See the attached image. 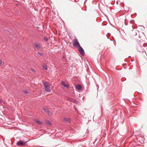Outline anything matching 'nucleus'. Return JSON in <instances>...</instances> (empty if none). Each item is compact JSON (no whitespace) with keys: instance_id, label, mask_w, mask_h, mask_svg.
I'll return each mask as SVG.
<instances>
[{"instance_id":"obj_1","label":"nucleus","mask_w":147,"mask_h":147,"mask_svg":"<svg viewBox=\"0 0 147 147\" xmlns=\"http://www.w3.org/2000/svg\"><path fill=\"white\" fill-rule=\"evenodd\" d=\"M43 83L44 85L45 91L47 92H50V84L48 82H43Z\"/></svg>"},{"instance_id":"obj_2","label":"nucleus","mask_w":147,"mask_h":147,"mask_svg":"<svg viewBox=\"0 0 147 147\" xmlns=\"http://www.w3.org/2000/svg\"><path fill=\"white\" fill-rule=\"evenodd\" d=\"M72 44L74 47L76 48L79 47L80 46L78 40L76 38L74 39Z\"/></svg>"},{"instance_id":"obj_3","label":"nucleus","mask_w":147,"mask_h":147,"mask_svg":"<svg viewBox=\"0 0 147 147\" xmlns=\"http://www.w3.org/2000/svg\"><path fill=\"white\" fill-rule=\"evenodd\" d=\"M26 143V142L22 140H20L17 143V145L19 146H24Z\"/></svg>"},{"instance_id":"obj_4","label":"nucleus","mask_w":147,"mask_h":147,"mask_svg":"<svg viewBox=\"0 0 147 147\" xmlns=\"http://www.w3.org/2000/svg\"><path fill=\"white\" fill-rule=\"evenodd\" d=\"M78 51L83 56L84 55V49H82V47L80 46V47H78Z\"/></svg>"},{"instance_id":"obj_5","label":"nucleus","mask_w":147,"mask_h":147,"mask_svg":"<svg viewBox=\"0 0 147 147\" xmlns=\"http://www.w3.org/2000/svg\"><path fill=\"white\" fill-rule=\"evenodd\" d=\"M34 46L37 49H39L40 48L39 44L38 42H34L33 43Z\"/></svg>"},{"instance_id":"obj_6","label":"nucleus","mask_w":147,"mask_h":147,"mask_svg":"<svg viewBox=\"0 0 147 147\" xmlns=\"http://www.w3.org/2000/svg\"><path fill=\"white\" fill-rule=\"evenodd\" d=\"M43 110L47 113L49 115H51L52 114V113L51 112L49 111L48 109H47L44 108Z\"/></svg>"},{"instance_id":"obj_7","label":"nucleus","mask_w":147,"mask_h":147,"mask_svg":"<svg viewBox=\"0 0 147 147\" xmlns=\"http://www.w3.org/2000/svg\"><path fill=\"white\" fill-rule=\"evenodd\" d=\"M61 85L63 86L66 88H68L69 86L68 84H65L64 82H61Z\"/></svg>"},{"instance_id":"obj_8","label":"nucleus","mask_w":147,"mask_h":147,"mask_svg":"<svg viewBox=\"0 0 147 147\" xmlns=\"http://www.w3.org/2000/svg\"><path fill=\"white\" fill-rule=\"evenodd\" d=\"M35 121L39 125H42V123L39 121L38 119H34Z\"/></svg>"},{"instance_id":"obj_9","label":"nucleus","mask_w":147,"mask_h":147,"mask_svg":"<svg viewBox=\"0 0 147 147\" xmlns=\"http://www.w3.org/2000/svg\"><path fill=\"white\" fill-rule=\"evenodd\" d=\"M76 88L78 90H81L82 89V87L81 86L77 85L76 86Z\"/></svg>"},{"instance_id":"obj_10","label":"nucleus","mask_w":147,"mask_h":147,"mask_svg":"<svg viewBox=\"0 0 147 147\" xmlns=\"http://www.w3.org/2000/svg\"><path fill=\"white\" fill-rule=\"evenodd\" d=\"M63 120L67 122H69L70 121V119L69 118H65L63 119Z\"/></svg>"},{"instance_id":"obj_11","label":"nucleus","mask_w":147,"mask_h":147,"mask_svg":"<svg viewBox=\"0 0 147 147\" xmlns=\"http://www.w3.org/2000/svg\"><path fill=\"white\" fill-rule=\"evenodd\" d=\"M46 123L49 125H50L51 124V122L49 120L47 121H46Z\"/></svg>"},{"instance_id":"obj_12","label":"nucleus","mask_w":147,"mask_h":147,"mask_svg":"<svg viewBox=\"0 0 147 147\" xmlns=\"http://www.w3.org/2000/svg\"><path fill=\"white\" fill-rule=\"evenodd\" d=\"M43 68L44 69L47 70V65H45L43 66Z\"/></svg>"},{"instance_id":"obj_13","label":"nucleus","mask_w":147,"mask_h":147,"mask_svg":"<svg viewBox=\"0 0 147 147\" xmlns=\"http://www.w3.org/2000/svg\"><path fill=\"white\" fill-rule=\"evenodd\" d=\"M38 55L39 56H42V53H40V52H38Z\"/></svg>"},{"instance_id":"obj_14","label":"nucleus","mask_w":147,"mask_h":147,"mask_svg":"<svg viewBox=\"0 0 147 147\" xmlns=\"http://www.w3.org/2000/svg\"><path fill=\"white\" fill-rule=\"evenodd\" d=\"M24 93H26V94H28V92L26 91L25 90H24L23 91Z\"/></svg>"},{"instance_id":"obj_15","label":"nucleus","mask_w":147,"mask_h":147,"mask_svg":"<svg viewBox=\"0 0 147 147\" xmlns=\"http://www.w3.org/2000/svg\"><path fill=\"white\" fill-rule=\"evenodd\" d=\"M44 39L45 40V41H47L48 40V38H46V37L44 38Z\"/></svg>"},{"instance_id":"obj_16","label":"nucleus","mask_w":147,"mask_h":147,"mask_svg":"<svg viewBox=\"0 0 147 147\" xmlns=\"http://www.w3.org/2000/svg\"><path fill=\"white\" fill-rule=\"evenodd\" d=\"M2 63V62L1 60H0V65Z\"/></svg>"},{"instance_id":"obj_17","label":"nucleus","mask_w":147,"mask_h":147,"mask_svg":"<svg viewBox=\"0 0 147 147\" xmlns=\"http://www.w3.org/2000/svg\"><path fill=\"white\" fill-rule=\"evenodd\" d=\"M32 70L33 71H35V70L34 69H32Z\"/></svg>"},{"instance_id":"obj_18","label":"nucleus","mask_w":147,"mask_h":147,"mask_svg":"<svg viewBox=\"0 0 147 147\" xmlns=\"http://www.w3.org/2000/svg\"><path fill=\"white\" fill-rule=\"evenodd\" d=\"M136 35H137V34H136Z\"/></svg>"}]
</instances>
